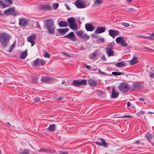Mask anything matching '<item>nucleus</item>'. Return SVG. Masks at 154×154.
Here are the masks:
<instances>
[{
	"instance_id": "f03ea898",
	"label": "nucleus",
	"mask_w": 154,
	"mask_h": 154,
	"mask_svg": "<svg viewBox=\"0 0 154 154\" xmlns=\"http://www.w3.org/2000/svg\"><path fill=\"white\" fill-rule=\"evenodd\" d=\"M10 37L6 33L2 32L0 33V43L4 47H6L8 45Z\"/></svg>"
},
{
	"instance_id": "6e6552de",
	"label": "nucleus",
	"mask_w": 154,
	"mask_h": 154,
	"mask_svg": "<svg viewBox=\"0 0 154 154\" xmlns=\"http://www.w3.org/2000/svg\"><path fill=\"white\" fill-rule=\"evenodd\" d=\"M36 37V36L35 34H33L27 37V41L31 43V46H33L35 44V40Z\"/></svg>"
},
{
	"instance_id": "de8ad7c7",
	"label": "nucleus",
	"mask_w": 154,
	"mask_h": 154,
	"mask_svg": "<svg viewBox=\"0 0 154 154\" xmlns=\"http://www.w3.org/2000/svg\"><path fill=\"white\" fill-rule=\"evenodd\" d=\"M149 76L150 77V78H154V73H152V72H150L149 73Z\"/></svg>"
},
{
	"instance_id": "13d9d810",
	"label": "nucleus",
	"mask_w": 154,
	"mask_h": 154,
	"mask_svg": "<svg viewBox=\"0 0 154 154\" xmlns=\"http://www.w3.org/2000/svg\"><path fill=\"white\" fill-rule=\"evenodd\" d=\"M140 143V141L139 140H137V141H135L134 142V144L138 145Z\"/></svg>"
},
{
	"instance_id": "aec40b11",
	"label": "nucleus",
	"mask_w": 154,
	"mask_h": 154,
	"mask_svg": "<svg viewBox=\"0 0 154 154\" xmlns=\"http://www.w3.org/2000/svg\"><path fill=\"white\" fill-rule=\"evenodd\" d=\"M146 137L148 140L149 142H151V140L153 138V135L149 133H147L146 134Z\"/></svg>"
},
{
	"instance_id": "a211bd4d",
	"label": "nucleus",
	"mask_w": 154,
	"mask_h": 154,
	"mask_svg": "<svg viewBox=\"0 0 154 154\" xmlns=\"http://www.w3.org/2000/svg\"><path fill=\"white\" fill-rule=\"evenodd\" d=\"M138 62V60L137 57L134 56L131 60L129 61V63L131 65H133L137 63Z\"/></svg>"
},
{
	"instance_id": "ddd939ff",
	"label": "nucleus",
	"mask_w": 154,
	"mask_h": 154,
	"mask_svg": "<svg viewBox=\"0 0 154 154\" xmlns=\"http://www.w3.org/2000/svg\"><path fill=\"white\" fill-rule=\"evenodd\" d=\"M106 53L108 54V56H113L114 55V53L112 51V47H107L106 48Z\"/></svg>"
},
{
	"instance_id": "864d4df0",
	"label": "nucleus",
	"mask_w": 154,
	"mask_h": 154,
	"mask_svg": "<svg viewBox=\"0 0 154 154\" xmlns=\"http://www.w3.org/2000/svg\"><path fill=\"white\" fill-rule=\"evenodd\" d=\"M34 101L36 102H38L40 101V99L38 97H37L34 99Z\"/></svg>"
},
{
	"instance_id": "9d476101",
	"label": "nucleus",
	"mask_w": 154,
	"mask_h": 154,
	"mask_svg": "<svg viewBox=\"0 0 154 154\" xmlns=\"http://www.w3.org/2000/svg\"><path fill=\"white\" fill-rule=\"evenodd\" d=\"M109 34L112 37L114 38L115 36L119 35V32L116 30L111 29L109 30Z\"/></svg>"
},
{
	"instance_id": "680f3d73",
	"label": "nucleus",
	"mask_w": 154,
	"mask_h": 154,
	"mask_svg": "<svg viewBox=\"0 0 154 154\" xmlns=\"http://www.w3.org/2000/svg\"><path fill=\"white\" fill-rule=\"evenodd\" d=\"M133 86L134 88H137L138 86V85L137 84H133Z\"/></svg>"
},
{
	"instance_id": "8fccbe9b",
	"label": "nucleus",
	"mask_w": 154,
	"mask_h": 154,
	"mask_svg": "<svg viewBox=\"0 0 154 154\" xmlns=\"http://www.w3.org/2000/svg\"><path fill=\"white\" fill-rule=\"evenodd\" d=\"M98 72L101 74V75H106V73L104 72H102L101 71V70H100V69H98Z\"/></svg>"
},
{
	"instance_id": "3c124183",
	"label": "nucleus",
	"mask_w": 154,
	"mask_h": 154,
	"mask_svg": "<svg viewBox=\"0 0 154 154\" xmlns=\"http://www.w3.org/2000/svg\"><path fill=\"white\" fill-rule=\"evenodd\" d=\"M144 112L143 111H141L137 113V115L139 116H140L143 114L144 113Z\"/></svg>"
},
{
	"instance_id": "a18cd8bd",
	"label": "nucleus",
	"mask_w": 154,
	"mask_h": 154,
	"mask_svg": "<svg viewBox=\"0 0 154 154\" xmlns=\"http://www.w3.org/2000/svg\"><path fill=\"white\" fill-rule=\"evenodd\" d=\"M122 25L126 27H128L129 26V24L126 23H122Z\"/></svg>"
},
{
	"instance_id": "39448f33",
	"label": "nucleus",
	"mask_w": 154,
	"mask_h": 154,
	"mask_svg": "<svg viewBox=\"0 0 154 154\" xmlns=\"http://www.w3.org/2000/svg\"><path fill=\"white\" fill-rule=\"evenodd\" d=\"M85 0H77L75 2V5L77 8H83L85 7Z\"/></svg>"
},
{
	"instance_id": "4be33fe9",
	"label": "nucleus",
	"mask_w": 154,
	"mask_h": 154,
	"mask_svg": "<svg viewBox=\"0 0 154 154\" xmlns=\"http://www.w3.org/2000/svg\"><path fill=\"white\" fill-rule=\"evenodd\" d=\"M27 50H26L22 52L20 56V58L21 59H24L27 56Z\"/></svg>"
},
{
	"instance_id": "412c9836",
	"label": "nucleus",
	"mask_w": 154,
	"mask_h": 154,
	"mask_svg": "<svg viewBox=\"0 0 154 154\" xmlns=\"http://www.w3.org/2000/svg\"><path fill=\"white\" fill-rule=\"evenodd\" d=\"M88 83L90 85L92 86H94L96 85V82L94 80L91 79H89L88 80Z\"/></svg>"
},
{
	"instance_id": "c03bdc74",
	"label": "nucleus",
	"mask_w": 154,
	"mask_h": 154,
	"mask_svg": "<svg viewBox=\"0 0 154 154\" xmlns=\"http://www.w3.org/2000/svg\"><path fill=\"white\" fill-rule=\"evenodd\" d=\"M4 1L9 5H11L13 3V1L11 0H4Z\"/></svg>"
},
{
	"instance_id": "6e6d98bb",
	"label": "nucleus",
	"mask_w": 154,
	"mask_h": 154,
	"mask_svg": "<svg viewBox=\"0 0 154 154\" xmlns=\"http://www.w3.org/2000/svg\"><path fill=\"white\" fill-rule=\"evenodd\" d=\"M63 99V97H59L56 98V100H57L60 101L62 100Z\"/></svg>"
},
{
	"instance_id": "1a4fd4ad",
	"label": "nucleus",
	"mask_w": 154,
	"mask_h": 154,
	"mask_svg": "<svg viewBox=\"0 0 154 154\" xmlns=\"http://www.w3.org/2000/svg\"><path fill=\"white\" fill-rule=\"evenodd\" d=\"M64 38H69L72 41H75L76 40V37L74 33L72 32L64 36Z\"/></svg>"
},
{
	"instance_id": "c85d7f7f",
	"label": "nucleus",
	"mask_w": 154,
	"mask_h": 154,
	"mask_svg": "<svg viewBox=\"0 0 154 154\" xmlns=\"http://www.w3.org/2000/svg\"><path fill=\"white\" fill-rule=\"evenodd\" d=\"M97 52L96 51L91 54L89 56L90 59L93 60L96 58L97 55Z\"/></svg>"
},
{
	"instance_id": "6ab92c4d",
	"label": "nucleus",
	"mask_w": 154,
	"mask_h": 154,
	"mask_svg": "<svg viewBox=\"0 0 154 154\" xmlns=\"http://www.w3.org/2000/svg\"><path fill=\"white\" fill-rule=\"evenodd\" d=\"M58 24L60 27H66L68 25L67 23L63 21L59 22Z\"/></svg>"
},
{
	"instance_id": "b1692460",
	"label": "nucleus",
	"mask_w": 154,
	"mask_h": 154,
	"mask_svg": "<svg viewBox=\"0 0 154 154\" xmlns=\"http://www.w3.org/2000/svg\"><path fill=\"white\" fill-rule=\"evenodd\" d=\"M116 65L117 67H121L122 66H125V64L124 61H122L116 63Z\"/></svg>"
},
{
	"instance_id": "69168bd1",
	"label": "nucleus",
	"mask_w": 154,
	"mask_h": 154,
	"mask_svg": "<svg viewBox=\"0 0 154 154\" xmlns=\"http://www.w3.org/2000/svg\"><path fill=\"white\" fill-rule=\"evenodd\" d=\"M6 125L7 127H8L11 126V124L9 122L6 123Z\"/></svg>"
},
{
	"instance_id": "20e7f679",
	"label": "nucleus",
	"mask_w": 154,
	"mask_h": 154,
	"mask_svg": "<svg viewBox=\"0 0 154 154\" xmlns=\"http://www.w3.org/2000/svg\"><path fill=\"white\" fill-rule=\"evenodd\" d=\"M87 81L86 80L82 79L81 80H74L72 82V84L74 86L79 87L81 85H85Z\"/></svg>"
},
{
	"instance_id": "f8f14e48",
	"label": "nucleus",
	"mask_w": 154,
	"mask_h": 154,
	"mask_svg": "<svg viewBox=\"0 0 154 154\" xmlns=\"http://www.w3.org/2000/svg\"><path fill=\"white\" fill-rule=\"evenodd\" d=\"M19 24L20 26H23L28 24V21L26 19L24 18H19Z\"/></svg>"
},
{
	"instance_id": "5701e85b",
	"label": "nucleus",
	"mask_w": 154,
	"mask_h": 154,
	"mask_svg": "<svg viewBox=\"0 0 154 154\" xmlns=\"http://www.w3.org/2000/svg\"><path fill=\"white\" fill-rule=\"evenodd\" d=\"M40 59L37 58L33 61V65L34 66H38L40 65Z\"/></svg>"
},
{
	"instance_id": "774afa93",
	"label": "nucleus",
	"mask_w": 154,
	"mask_h": 154,
	"mask_svg": "<svg viewBox=\"0 0 154 154\" xmlns=\"http://www.w3.org/2000/svg\"><path fill=\"white\" fill-rule=\"evenodd\" d=\"M86 68L88 69H89L90 68V66L87 65L86 66Z\"/></svg>"
},
{
	"instance_id": "09e8293b",
	"label": "nucleus",
	"mask_w": 154,
	"mask_h": 154,
	"mask_svg": "<svg viewBox=\"0 0 154 154\" xmlns=\"http://www.w3.org/2000/svg\"><path fill=\"white\" fill-rule=\"evenodd\" d=\"M38 151L40 152H47L48 150L47 149H41L38 150Z\"/></svg>"
},
{
	"instance_id": "4c0bfd02",
	"label": "nucleus",
	"mask_w": 154,
	"mask_h": 154,
	"mask_svg": "<svg viewBox=\"0 0 154 154\" xmlns=\"http://www.w3.org/2000/svg\"><path fill=\"white\" fill-rule=\"evenodd\" d=\"M120 45L123 47H126L128 46L125 40L120 43Z\"/></svg>"
},
{
	"instance_id": "49530a36",
	"label": "nucleus",
	"mask_w": 154,
	"mask_h": 154,
	"mask_svg": "<svg viewBox=\"0 0 154 154\" xmlns=\"http://www.w3.org/2000/svg\"><path fill=\"white\" fill-rule=\"evenodd\" d=\"M45 63V61L43 60H40V65H42V66H44Z\"/></svg>"
},
{
	"instance_id": "bb28decb",
	"label": "nucleus",
	"mask_w": 154,
	"mask_h": 154,
	"mask_svg": "<svg viewBox=\"0 0 154 154\" xmlns=\"http://www.w3.org/2000/svg\"><path fill=\"white\" fill-rule=\"evenodd\" d=\"M75 19L73 17L69 18L67 20V21L69 23V25L75 23Z\"/></svg>"
},
{
	"instance_id": "c9c22d12",
	"label": "nucleus",
	"mask_w": 154,
	"mask_h": 154,
	"mask_svg": "<svg viewBox=\"0 0 154 154\" xmlns=\"http://www.w3.org/2000/svg\"><path fill=\"white\" fill-rule=\"evenodd\" d=\"M0 5L3 8H6L9 6L4 3L2 0H0Z\"/></svg>"
},
{
	"instance_id": "052dcab7",
	"label": "nucleus",
	"mask_w": 154,
	"mask_h": 154,
	"mask_svg": "<svg viewBox=\"0 0 154 154\" xmlns=\"http://www.w3.org/2000/svg\"><path fill=\"white\" fill-rule=\"evenodd\" d=\"M91 70H92V71H96L98 69L97 67H95L94 68H91Z\"/></svg>"
},
{
	"instance_id": "72a5a7b5",
	"label": "nucleus",
	"mask_w": 154,
	"mask_h": 154,
	"mask_svg": "<svg viewBox=\"0 0 154 154\" xmlns=\"http://www.w3.org/2000/svg\"><path fill=\"white\" fill-rule=\"evenodd\" d=\"M100 140L102 142V145L105 147H106L107 146L108 143L106 142L105 140L101 138Z\"/></svg>"
},
{
	"instance_id": "e2e57ef3",
	"label": "nucleus",
	"mask_w": 154,
	"mask_h": 154,
	"mask_svg": "<svg viewBox=\"0 0 154 154\" xmlns=\"http://www.w3.org/2000/svg\"><path fill=\"white\" fill-rule=\"evenodd\" d=\"M102 60H103L106 61V59L105 57V56H103V57H102Z\"/></svg>"
},
{
	"instance_id": "f3484780",
	"label": "nucleus",
	"mask_w": 154,
	"mask_h": 154,
	"mask_svg": "<svg viewBox=\"0 0 154 154\" xmlns=\"http://www.w3.org/2000/svg\"><path fill=\"white\" fill-rule=\"evenodd\" d=\"M119 95V93L116 91L114 88L113 87L112 88V97L113 98H116L118 97Z\"/></svg>"
},
{
	"instance_id": "79ce46f5",
	"label": "nucleus",
	"mask_w": 154,
	"mask_h": 154,
	"mask_svg": "<svg viewBox=\"0 0 154 154\" xmlns=\"http://www.w3.org/2000/svg\"><path fill=\"white\" fill-rule=\"evenodd\" d=\"M44 56L45 58H50V56L49 54L47 52H45V54H44Z\"/></svg>"
},
{
	"instance_id": "423d86ee",
	"label": "nucleus",
	"mask_w": 154,
	"mask_h": 154,
	"mask_svg": "<svg viewBox=\"0 0 154 154\" xmlns=\"http://www.w3.org/2000/svg\"><path fill=\"white\" fill-rule=\"evenodd\" d=\"M4 13L5 14L7 15H12L14 16L17 15V14L15 11L14 9L11 8H10L4 11Z\"/></svg>"
},
{
	"instance_id": "37998d69",
	"label": "nucleus",
	"mask_w": 154,
	"mask_h": 154,
	"mask_svg": "<svg viewBox=\"0 0 154 154\" xmlns=\"http://www.w3.org/2000/svg\"><path fill=\"white\" fill-rule=\"evenodd\" d=\"M53 8L56 9L58 8L59 6V4L57 3H54L53 4Z\"/></svg>"
},
{
	"instance_id": "a19ab883",
	"label": "nucleus",
	"mask_w": 154,
	"mask_h": 154,
	"mask_svg": "<svg viewBox=\"0 0 154 154\" xmlns=\"http://www.w3.org/2000/svg\"><path fill=\"white\" fill-rule=\"evenodd\" d=\"M133 117L129 115H125L123 116H122L120 117L121 118H132Z\"/></svg>"
},
{
	"instance_id": "f704fd0d",
	"label": "nucleus",
	"mask_w": 154,
	"mask_h": 154,
	"mask_svg": "<svg viewBox=\"0 0 154 154\" xmlns=\"http://www.w3.org/2000/svg\"><path fill=\"white\" fill-rule=\"evenodd\" d=\"M100 140L102 142V145L105 147H106L107 146L108 143L106 142L105 140L101 138Z\"/></svg>"
},
{
	"instance_id": "393cba45",
	"label": "nucleus",
	"mask_w": 154,
	"mask_h": 154,
	"mask_svg": "<svg viewBox=\"0 0 154 154\" xmlns=\"http://www.w3.org/2000/svg\"><path fill=\"white\" fill-rule=\"evenodd\" d=\"M56 129V127L55 125L54 124H51L49 125L48 128V130L49 131H53Z\"/></svg>"
},
{
	"instance_id": "0eeeda50",
	"label": "nucleus",
	"mask_w": 154,
	"mask_h": 154,
	"mask_svg": "<svg viewBox=\"0 0 154 154\" xmlns=\"http://www.w3.org/2000/svg\"><path fill=\"white\" fill-rule=\"evenodd\" d=\"M76 33L78 36L83 38L86 39H89V36L88 35L86 34H85L82 31H79L76 32Z\"/></svg>"
},
{
	"instance_id": "603ef678",
	"label": "nucleus",
	"mask_w": 154,
	"mask_h": 154,
	"mask_svg": "<svg viewBox=\"0 0 154 154\" xmlns=\"http://www.w3.org/2000/svg\"><path fill=\"white\" fill-rule=\"evenodd\" d=\"M98 40L100 42H102V43H103L105 41L104 39L102 38H99L98 39Z\"/></svg>"
},
{
	"instance_id": "2f4dec72",
	"label": "nucleus",
	"mask_w": 154,
	"mask_h": 154,
	"mask_svg": "<svg viewBox=\"0 0 154 154\" xmlns=\"http://www.w3.org/2000/svg\"><path fill=\"white\" fill-rule=\"evenodd\" d=\"M103 2V1L101 0H96L94 2V5L95 6H98L101 5Z\"/></svg>"
},
{
	"instance_id": "7c9ffc66",
	"label": "nucleus",
	"mask_w": 154,
	"mask_h": 154,
	"mask_svg": "<svg viewBox=\"0 0 154 154\" xmlns=\"http://www.w3.org/2000/svg\"><path fill=\"white\" fill-rule=\"evenodd\" d=\"M29 152H30L28 149H26L20 150L19 154H29Z\"/></svg>"
},
{
	"instance_id": "338daca9",
	"label": "nucleus",
	"mask_w": 154,
	"mask_h": 154,
	"mask_svg": "<svg viewBox=\"0 0 154 154\" xmlns=\"http://www.w3.org/2000/svg\"><path fill=\"white\" fill-rule=\"evenodd\" d=\"M124 72H118V75H124Z\"/></svg>"
},
{
	"instance_id": "58836bf2",
	"label": "nucleus",
	"mask_w": 154,
	"mask_h": 154,
	"mask_svg": "<svg viewBox=\"0 0 154 154\" xmlns=\"http://www.w3.org/2000/svg\"><path fill=\"white\" fill-rule=\"evenodd\" d=\"M32 82L34 83H36L38 79V78L35 76H33L32 77Z\"/></svg>"
},
{
	"instance_id": "473e14b6",
	"label": "nucleus",
	"mask_w": 154,
	"mask_h": 154,
	"mask_svg": "<svg viewBox=\"0 0 154 154\" xmlns=\"http://www.w3.org/2000/svg\"><path fill=\"white\" fill-rule=\"evenodd\" d=\"M138 37L145 39H148L149 40H154V38H153L151 37L147 36H138Z\"/></svg>"
},
{
	"instance_id": "a878e982",
	"label": "nucleus",
	"mask_w": 154,
	"mask_h": 154,
	"mask_svg": "<svg viewBox=\"0 0 154 154\" xmlns=\"http://www.w3.org/2000/svg\"><path fill=\"white\" fill-rule=\"evenodd\" d=\"M69 30V29L67 28H65L64 29H59L57 30L58 32L63 34H64L66 32Z\"/></svg>"
},
{
	"instance_id": "dca6fc26",
	"label": "nucleus",
	"mask_w": 154,
	"mask_h": 154,
	"mask_svg": "<svg viewBox=\"0 0 154 154\" xmlns=\"http://www.w3.org/2000/svg\"><path fill=\"white\" fill-rule=\"evenodd\" d=\"M39 8L44 10H51L52 8L51 6L49 5H40Z\"/></svg>"
},
{
	"instance_id": "e433bc0d",
	"label": "nucleus",
	"mask_w": 154,
	"mask_h": 154,
	"mask_svg": "<svg viewBox=\"0 0 154 154\" xmlns=\"http://www.w3.org/2000/svg\"><path fill=\"white\" fill-rule=\"evenodd\" d=\"M15 43H13L9 47V50L8 51L9 52H11L13 49L15 47Z\"/></svg>"
},
{
	"instance_id": "bf43d9fd",
	"label": "nucleus",
	"mask_w": 154,
	"mask_h": 154,
	"mask_svg": "<svg viewBox=\"0 0 154 154\" xmlns=\"http://www.w3.org/2000/svg\"><path fill=\"white\" fill-rule=\"evenodd\" d=\"M36 27L37 28H39V29H41V27H40L38 23H37L36 24Z\"/></svg>"
},
{
	"instance_id": "4d7b16f0",
	"label": "nucleus",
	"mask_w": 154,
	"mask_h": 154,
	"mask_svg": "<svg viewBox=\"0 0 154 154\" xmlns=\"http://www.w3.org/2000/svg\"><path fill=\"white\" fill-rule=\"evenodd\" d=\"M112 74L114 75H118V72H112Z\"/></svg>"
},
{
	"instance_id": "2eb2a0df",
	"label": "nucleus",
	"mask_w": 154,
	"mask_h": 154,
	"mask_svg": "<svg viewBox=\"0 0 154 154\" xmlns=\"http://www.w3.org/2000/svg\"><path fill=\"white\" fill-rule=\"evenodd\" d=\"M105 28L104 27H100L96 29L94 31V32L97 34L104 32L105 30Z\"/></svg>"
},
{
	"instance_id": "9b49d317",
	"label": "nucleus",
	"mask_w": 154,
	"mask_h": 154,
	"mask_svg": "<svg viewBox=\"0 0 154 154\" xmlns=\"http://www.w3.org/2000/svg\"><path fill=\"white\" fill-rule=\"evenodd\" d=\"M42 80L45 82L53 83L54 79L50 77L44 76L42 78Z\"/></svg>"
},
{
	"instance_id": "f257e3e1",
	"label": "nucleus",
	"mask_w": 154,
	"mask_h": 154,
	"mask_svg": "<svg viewBox=\"0 0 154 154\" xmlns=\"http://www.w3.org/2000/svg\"><path fill=\"white\" fill-rule=\"evenodd\" d=\"M44 26H46L49 34H53L55 32V26L54 22L51 19L44 20L43 21Z\"/></svg>"
},
{
	"instance_id": "5fc2aeb1",
	"label": "nucleus",
	"mask_w": 154,
	"mask_h": 154,
	"mask_svg": "<svg viewBox=\"0 0 154 154\" xmlns=\"http://www.w3.org/2000/svg\"><path fill=\"white\" fill-rule=\"evenodd\" d=\"M95 143L97 145H99L100 146H103L102 143H100L98 142H96Z\"/></svg>"
},
{
	"instance_id": "ea45409f",
	"label": "nucleus",
	"mask_w": 154,
	"mask_h": 154,
	"mask_svg": "<svg viewBox=\"0 0 154 154\" xmlns=\"http://www.w3.org/2000/svg\"><path fill=\"white\" fill-rule=\"evenodd\" d=\"M68 152L67 151H59L57 154H68Z\"/></svg>"
},
{
	"instance_id": "7ed1b4c3",
	"label": "nucleus",
	"mask_w": 154,
	"mask_h": 154,
	"mask_svg": "<svg viewBox=\"0 0 154 154\" xmlns=\"http://www.w3.org/2000/svg\"><path fill=\"white\" fill-rule=\"evenodd\" d=\"M118 88L121 92L125 93L130 89V87L128 84L122 82L118 86Z\"/></svg>"
},
{
	"instance_id": "0e129e2a",
	"label": "nucleus",
	"mask_w": 154,
	"mask_h": 154,
	"mask_svg": "<svg viewBox=\"0 0 154 154\" xmlns=\"http://www.w3.org/2000/svg\"><path fill=\"white\" fill-rule=\"evenodd\" d=\"M128 11H131V12H133L134 11V9L132 8H129L128 9Z\"/></svg>"
},
{
	"instance_id": "cd10ccee",
	"label": "nucleus",
	"mask_w": 154,
	"mask_h": 154,
	"mask_svg": "<svg viewBox=\"0 0 154 154\" xmlns=\"http://www.w3.org/2000/svg\"><path fill=\"white\" fill-rule=\"evenodd\" d=\"M69 27L72 29L73 30H76L78 28L77 25L75 23L69 25Z\"/></svg>"
},
{
	"instance_id": "4468645a",
	"label": "nucleus",
	"mask_w": 154,
	"mask_h": 154,
	"mask_svg": "<svg viewBox=\"0 0 154 154\" xmlns=\"http://www.w3.org/2000/svg\"><path fill=\"white\" fill-rule=\"evenodd\" d=\"M85 28L87 31H92L94 29V28L92 25L89 23L85 24Z\"/></svg>"
},
{
	"instance_id": "c756f323",
	"label": "nucleus",
	"mask_w": 154,
	"mask_h": 154,
	"mask_svg": "<svg viewBox=\"0 0 154 154\" xmlns=\"http://www.w3.org/2000/svg\"><path fill=\"white\" fill-rule=\"evenodd\" d=\"M125 39L122 37L120 36L117 37L116 39V41L117 43H121Z\"/></svg>"
}]
</instances>
